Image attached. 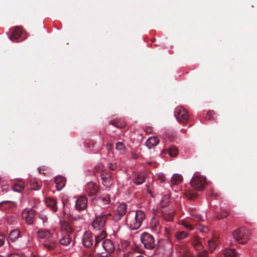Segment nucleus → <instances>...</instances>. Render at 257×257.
I'll return each instance as SVG.
<instances>
[{"label": "nucleus", "instance_id": "21", "mask_svg": "<svg viewBox=\"0 0 257 257\" xmlns=\"http://www.w3.org/2000/svg\"><path fill=\"white\" fill-rule=\"evenodd\" d=\"M66 181V179L62 176H57L54 178V182L58 190H61L65 186Z\"/></svg>", "mask_w": 257, "mask_h": 257}, {"label": "nucleus", "instance_id": "7", "mask_svg": "<svg viewBox=\"0 0 257 257\" xmlns=\"http://www.w3.org/2000/svg\"><path fill=\"white\" fill-rule=\"evenodd\" d=\"M190 184L195 190H202L206 184V178L203 176H195L191 180Z\"/></svg>", "mask_w": 257, "mask_h": 257}, {"label": "nucleus", "instance_id": "48", "mask_svg": "<svg viewBox=\"0 0 257 257\" xmlns=\"http://www.w3.org/2000/svg\"><path fill=\"white\" fill-rule=\"evenodd\" d=\"M106 149L108 152V154H110V152L111 151L112 148H113V145L111 143H107L106 145Z\"/></svg>", "mask_w": 257, "mask_h": 257}, {"label": "nucleus", "instance_id": "33", "mask_svg": "<svg viewBox=\"0 0 257 257\" xmlns=\"http://www.w3.org/2000/svg\"><path fill=\"white\" fill-rule=\"evenodd\" d=\"M71 241V238L69 234H66L62 238L60 239L59 243L63 245H67Z\"/></svg>", "mask_w": 257, "mask_h": 257}, {"label": "nucleus", "instance_id": "24", "mask_svg": "<svg viewBox=\"0 0 257 257\" xmlns=\"http://www.w3.org/2000/svg\"><path fill=\"white\" fill-rule=\"evenodd\" d=\"M20 236V231L15 229L12 230L9 235V238L13 242L15 241Z\"/></svg>", "mask_w": 257, "mask_h": 257}, {"label": "nucleus", "instance_id": "49", "mask_svg": "<svg viewBox=\"0 0 257 257\" xmlns=\"http://www.w3.org/2000/svg\"><path fill=\"white\" fill-rule=\"evenodd\" d=\"M5 242V237L4 235L0 234V247L3 245Z\"/></svg>", "mask_w": 257, "mask_h": 257}, {"label": "nucleus", "instance_id": "13", "mask_svg": "<svg viewBox=\"0 0 257 257\" xmlns=\"http://www.w3.org/2000/svg\"><path fill=\"white\" fill-rule=\"evenodd\" d=\"M87 198L85 196H80L76 201L75 208L78 211L85 210L87 206Z\"/></svg>", "mask_w": 257, "mask_h": 257}, {"label": "nucleus", "instance_id": "38", "mask_svg": "<svg viewBox=\"0 0 257 257\" xmlns=\"http://www.w3.org/2000/svg\"><path fill=\"white\" fill-rule=\"evenodd\" d=\"M229 214V211L227 210H223L219 214L217 215L216 217L218 218V219H220L227 217Z\"/></svg>", "mask_w": 257, "mask_h": 257}, {"label": "nucleus", "instance_id": "2", "mask_svg": "<svg viewBox=\"0 0 257 257\" xmlns=\"http://www.w3.org/2000/svg\"><path fill=\"white\" fill-rule=\"evenodd\" d=\"M94 210L96 218L92 222V226L94 229L99 230L104 226L107 217L111 216L112 214L110 212L98 211L97 208Z\"/></svg>", "mask_w": 257, "mask_h": 257}, {"label": "nucleus", "instance_id": "20", "mask_svg": "<svg viewBox=\"0 0 257 257\" xmlns=\"http://www.w3.org/2000/svg\"><path fill=\"white\" fill-rule=\"evenodd\" d=\"M57 244L55 238H53L48 240H46L43 244L44 246L48 250L51 251L55 249Z\"/></svg>", "mask_w": 257, "mask_h": 257}, {"label": "nucleus", "instance_id": "45", "mask_svg": "<svg viewBox=\"0 0 257 257\" xmlns=\"http://www.w3.org/2000/svg\"><path fill=\"white\" fill-rule=\"evenodd\" d=\"M31 185L32 189L39 190L40 189V186L37 182H33Z\"/></svg>", "mask_w": 257, "mask_h": 257}, {"label": "nucleus", "instance_id": "55", "mask_svg": "<svg viewBox=\"0 0 257 257\" xmlns=\"http://www.w3.org/2000/svg\"><path fill=\"white\" fill-rule=\"evenodd\" d=\"M171 228L170 227H165V230L166 232L169 233V232L171 231Z\"/></svg>", "mask_w": 257, "mask_h": 257}, {"label": "nucleus", "instance_id": "26", "mask_svg": "<svg viewBox=\"0 0 257 257\" xmlns=\"http://www.w3.org/2000/svg\"><path fill=\"white\" fill-rule=\"evenodd\" d=\"M188 233L185 231H179L175 233V238L178 241L185 239L188 237Z\"/></svg>", "mask_w": 257, "mask_h": 257}, {"label": "nucleus", "instance_id": "35", "mask_svg": "<svg viewBox=\"0 0 257 257\" xmlns=\"http://www.w3.org/2000/svg\"><path fill=\"white\" fill-rule=\"evenodd\" d=\"M61 228L62 229L65 230L67 233H71L73 232V230L69 225V224L65 221L63 222L61 224Z\"/></svg>", "mask_w": 257, "mask_h": 257}, {"label": "nucleus", "instance_id": "25", "mask_svg": "<svg viewBox=\"0 0 257 257\" xmlns=\"http://www.w3.org/2000/svg\"><path fill=\"white\" fill-rule=\"evenodd\" d=\"M223 257H238L234 249L226 248L223 251Z\"/></svg>", "mask_w": 257, "mask_h": 257}, {"label": "nucleus", "instance_id": "19", "mask_svg": "<svg viewBox=\"0 0 257 257\" xmlns=\"http://www.w3.org/2000/svg\"><path fill=\"white\" fill-rule=\"evenodd\" d=\"M37 235L39 237L46 239L47 240L54 238L50 231L43 229H40L37 231Z\"/></svg>", "mask_w": 257, "mask_h": 257}, {"label": "nucleus", "instance_id": "5", "mask_svg": "<svg viewBox=\"0 0 257 257\" xmlns=\"http://www.w3.org/2000/svg\"><path fill=\"white\" fill-rule=\"evenodd\" d=\"M141 240L145 248L148 249H156L158 242H156L154 237L151 234L144 232L141 236Z\"/></svg>", "mask_w": 257, "mask_h": 257}, {"label": "nucleus", "instance_id": "23", "mask_svg": "<svg viewBox=\"0 0 257 257\" xmlns=\"http://www.w3.org/2000/svg\"><path fill=\"white\" fill-rule=\"evenodd\" d=\"M163 217L167 222H171L173 221L174 218V210H170L168 211H163Z\"/></svg>", "mask_w": 257, "mask_h": 257}, {"label": "nucleus", "instance_id": "32", "mask_svg": "<svg viewBox=\"0 0 257 257\" xmlns=\"http://www.w3.org/2000/svg\"><path fill=\"white\" fill-rule=\"evenodd\" d=\"M106 233L103 230H102L101 231V233L99 235H96L95 236V243H94V246L96 247L98 243L104 238L106 237Z\"/></svg>", "mask_w": 257, "mask_h": 257}, {"label": "nucleus", "instance_id": "14", "mask_svg": "<svg viewBox=\"0 0 257 257\" xmlns=\"http://www.w3.org/2000/svg\"><path fill=\"white\" fill-rule=\"evenodd\" d=\"M98 190L99 188L97 184L93 182H89L85 186V191L89 196L96 195Z\"/></svg>", "mask_w": 257, "mask_h": 257}, {"label": "nucleus", "instance_id": "18", "mask_svg": "<svg viewBox=\"0 0 257 257\" xmlns=\"http://www.w3.org/2000/svg\"><path fill=\"white\" fill-rule=\"evenodd\" d=\"M102 246L107 253H110L115 250V246L111 240L106 239L103 241Z\"/></svg>", "mask_w": 257, "mask_h": 257}, {"label": "nucleus", "instance_id": "46", "mask_svg": "<svg viewBox=\"0 0 257 257\" xmlns=\"http://www.w3.org/2000/svg\"><path fill=\"white\" fill-rule=\"evenodd\" d=\"M96 257H113L112 255L110 253H97L96 255Z\"/></svg>", "mask_w": 257, "mask_h": 257}, {"label": "nucleus", "instance_id": "10", "mask_svg": "<svg viewBox=\"0 0 257 257\" xmlns=\"http://www.w3.org/2000/svg\"><path fill=\"white\" fill-rule=\"evenodd\" d=\"M127 211V205L121 203L118 205L115 213L112 215V219L115 222L120 221Z\"/></svg>", "mask_w": 257, "mask_h": 257}, {"label": "nucleus", "instance_id": "44", "mask_svg": "<svg viewBox=\"0 0 257 257\" xmlns=\"http://www.w3.org/2000/svg\"><path fill=\"white\" fill-rule=\"evenodd\" d=\"M198 229L204 233H207L209 231V228L207 226H203L201 225L198 227Z\"/></svg>", "mask_w": 257, "mask_h": 257}, {"label": "nucleus", "instance_id": "34", "mask_svg": "<svg viewBox=\"0 0 257 257\" xmlns=\"http://www.w3.org/2000/svg\"><path fill=\"white\" fill-rule=\"evenodd\" d=\"M115 149L119 153L123 154L125 152L126 147L123 143L118 142L116 144Z\"/></svg>", "mask_w": 257, "mask_h": 257}, {"label": "nucleus", "instance_id": "57", "mask_svg": "<svg viewBox=\"0 0 257 257\" xmlns=\"http://www.w3.org/2000/svg\"><path fill=\"white\" fill-rule=\"evenodd\" d=\"M134 257H145V256L142 254H139V255H136V254H135Z\"/></svg>", "mask_w": 257, "mask_h": 257}, {"label": "nucleus", "instance_id": "42", "mask_svg": "<svg viewBox=\"0 0 257 257\" xmlns=\"http://www.w3.org/2000/svg\"><path fill=\"white\" fill-rule=\"evenodd\" d=\"M214 112L213 111L210 110L207 112L205 117L206 119L211 120L214 118L213 115Z\"/></svg>", "mask_w": 257, "mask_h": 257}, {"label": "nucleus", "instance_id": "47", "mask_svg": "<svg viewBox=\"0 0 257 257\" xmlns=\"http://www.w3.org/2000/svg\"><path fill=\"white\" fill-rule=\"evenodd\" d=\"M39 218L42 220L43 223H44L47 221V217L44 214H39Z\"/></svg>", "mask_w": 257, "mask_h": 257}, {"label": "nucleus", "instance_id": "6", "mask_svg": "<svg viewBox=\"0 0 257 257\" xmlns=\"http://www.w3.org/2000/svg\"><path fill=\"white\" fill-rule=\"evenodd\" d=\"M233 237L240 244L246 243L249 239V231L243 228H240L235 230L232 233Z\"/></svg>", "mask_w": 257, "mask_h": 257}, {"label": "nucleus", "instance_id": "36", "mask_svg": "<svg viewBox=\"0 0 257 257\" xmlns=\"http://www.w3.org/2000/svg\"><path fill=\"white\" fill-rule=\"evenodd\" d=\"M170 202V194L168 193L164 195L162 197V201L161 202V205L164 207L168 205Z\"/></svg>", "mask_w": 257, "mask_h": 257}, {"label": "nucleus", "instance_id": "8", "mask_svg": "<svg viewBox=\"0 0 257 257\" xmlns=\"http://www.w3.org/2000/svg\"><path fill=\"white\" fill-rule=\"evenodd\" d=\"M174 113L177 120L180 122L185 123L189 119V117L187 110L182 106H177Z\"/></svg>", "mask_w": 257, "mask_h": 257}, {"label": "nucleus", "instance_id": "17", "mask_svg": "<svg viewBox=\"0 0 257 257\" xmlns=\"http://www.w3.org/2000/svg\"><path fill=\"white\" fill-rule=\"evenodd\" d=\"M146 178V174L144 173L135 174L133 176V182L137 185H141L145 182Z\"/></svg>", "mask_w": 257, "mask_h": 257}, {"label": "nucleus", "instance_id": "39", "mask_svg": "<svg viewBox=\"0 0 257 257\" xmlns=\"http://www.w3.org/2000/svg\"><path fill=\"white\" fill-rule=\"evenodd\" d=\"M192 217V219L194 221H203L204 220V218L199 214L197 213H193L191 214Z\"/></svg>", "mask_w": 257, "mask_h": 257}, {"label": "nucleus", "instance_id": "1", "mask_svg": "<svg viewBox=\"0 0 257 257\" xmlns=\"http://www.w3.org/2000/svg\"><path fill=\"white\" fill-rule=\"evenodd\" d=\"M146 215L142 210L130 211L126 215L125 219L127 224L133 230L139 229L145 219Z\"/></svg>", "mask_w": 257, "mask_h": 257}, {"label": "nucleus", "instance_id": "30", "mask_svg": "<svg viewBox=\"0 0 257 257\" xmlns=\"http://www.w3.org/2000/svg\"><path fill=\"white\" fill-rule=\"evenodd\" d=\"M183 180L182 176L180 174H174L171 178V183L173 185L180 183Z\"/></svg>", "mask_w": 257, "mask_h": 257}, {"label": "nucleus", "instance_id": "41", "mask_svg": "<svg viewBox=\"0 0 257 257\" xmlns=\"http://www.w3.org/2000/svg\"><path fill=\"white\" fill-rule=\"evenodd\" d=\"M107 165L109 169L112 171L115 170L117 168V165L115 162H110Z\"/></svg>", "mask_w": 257, "mask_h": 257}, {"label": "nucleus", "instance_id": "28", "mask_svg": "<svg viewBox=\"0 0 257 257\" xmlns=\"http://www.w3.org/2000/svg\"><path fill=\"white\" fill-rule=\"evenodd\" d=\"M207 242L210 251L213 252L218 245L217 238H214L211 240H208Z\"/></svg>", "mask_w": 257, "mask_h": 257}, {"label": "nucleus", "instance_id": "52", "mask_svg": "<svg viewBox=\"0 0 257 257\" xmlns=\"http://www.w3.org/2000/svg\"><path fill=\"white\" fill-rule=\"evenodd\" d=\"M8 257H21L19 254L12 253L9 255Z\"/></svg>", "mask_w": 257, "mask_h": 257}, {"label": "nucleus", "instance_id": "22", "mask_svg": "<svg viewBox=\"0 0 257 257\" xmlns=\"http://www.w3.org/2000/svg\"><path fill=\"white\" fill-rule=\"evenodd\" d=\"M159 139L157 137H151L147 140L146 144L147 147L151 149L157 146L159 143Z\"/></svg>", "mask_w": 257, "mask_h": 257}, {"label": "nucleus", "instance_id": "58", "mask_svg": "<svg viewBox=\"0 0 257 257\" xmlns=\"http://www.w3.org/2000/svg\"><path fill=\"white\" fill-rule=\"evenodd\" d=\"M147 164H148L149 165H151L152 164V162H149L147 163Z\"/></svg>", "mask_w": 257, "mask_h": 257}, {"label": "nucleus", "instance_id": "9", "mask_svg": "<svg viewBox=\"0 0 257 257\" xmlns=\"http://www.w3.org/2000/svg\"><path fill=\"white\" fill-rule=\"evenodd\" d=\"M36 212L33 209H24L22 213V216L26 224L32 225L35 220Z\"/></svg>", "mask_w": 257, "mask_h": 257}, {"label": "nucleus", "instance_id": "29", "mask_svg": "<svg viewBox=\"0 0 257 257\" xmlns=\"http://www.w3.org/2000/svg\"><path fill=\"white\" fill-rule=\"evenodd\" d=\"M14 202L12 201H4L0 203V210H4L14 205Z\"/></svg>", "mask_w": 257, "mask_h": 257}, {"label": "nucleus", "instance_id": "56", "mask_svg": "<svg viewBox=\"0 0 257 257\" xmlns=\"http://www.w3.org/2000/svg\"><path fill=\"white\" fill-rule=\"evenodd\" d=\"M211 196L212 197H216L217 196V194L214 192H212L211 194Z\"/></svg>", "mask_w": 257, "mask_h": 257}, {"label": "nucleus", "instance_id": "16", "mask_svg": "<svg viewBox=\"0 0 257 257\" xmlns=\"http://www.w3.org/2000/svg\"><path fill=\"white\" fill-rule=\"evenodd\" d=\"M11 34L10 39L13 41L19 39L22 34V28L20 26H16L11 28Z\"/></svg>", "mask_w": 257, "mask_h": 257}, {"label": "nucleus", "instance_id": "15", "mask_svg": "<svg viewBox=\"0 0 257 257\" xmlns=\"http://www.w3.org/2000/svg\"><path fill=\"white\" fill-rule=\"evenodd\" d=\"M82 244L86 247H91L93 243V236L91 232H85L82 237Z\"/></svg>", "mask_w": 257, "mask_h": 257}, {"label": "nucleus", "instance_id": "27", "mask_svg": "<svg viewBox=\"0 0 257 257\" xmlns=\"http://www.w3.org/2000/svg\"><path fill=\"white\" fill-rule=\"evenodd\" d=\"M56 199L52 198H47L46 200V203L54 211L57 210V206L56 205Z\"/></svg>", "mask_w": 257, "mask_h": 257}, {"label": "nucleus", "instance_id": "50", "mask_svg": "<svg viewBox=\"0 0 257 257\" xmlns=\"http://www.w3.org/2000/svg\"><path fill=\"white\" fill-rule=\"evenodd\" d=\"M183 225L188 229L191 230L193 229V226L191 225L188 224V223L185 222L183 223Z\"/></svg>", "mask_w": 257, "mask_h": 257}, {"label": "nucleus", "instance_id": "43", "mask_svg": "<svg viewBox=\"0 0 257 257\" xmlns=\"http://www.w3.org/2000/svg\"><path fill=\"white\" fill-rule=\"evenodd\" d=\"M109 124H112L117 128H120V127H122L123 126V125H122L121 124H119V123L117 122V121L116 120H111L109 122Z\"/></svg>", "mask_w": 257, "mask_h": 257}, {"label": "nucleus", "instance_id": "53", "mask_svg": "<svg viewBox=\"0 0 257 257\" xmlns=\"http://www.w3.org/2000/svg\"><path fill=\"white\" fill-rule=\"evenodd\" d=\"M152 130V127L149 126V127H148L146 128V131L147 133H151Z\"/></svg>", "mask_w": 257, "mask_h": 257}, {"label": "nucleus", "instance_id": "12", "mask_svg": "<svg viewBox=\"0 0 257 257\" xmlns=\"http://www.w3.org/2000/svg\"><path fill=\"white\" fill-rule=\"evenodd\" d=\"M176 249L183 257H194L186 243H180L176 245Z\"/></svg>", "mask_w": 257, "mask_h": 257}, {"label": "nucleus", "instance_id": "31", "mask_svg": "<svg viewBox=\"0 0 257 257\" xmlns=\"http://www.w3.org/2000/svg\"><path fill=\"white\" fill-rule=\"evenodd\" d=\"M24 183L22 181L15 183L13 186L14 191L18 192H20L23 191L24 189Z\"/></svg>", "mask_w": 257, "mask_h": 257}, {"label": "nucleus", "instance_id": "3", "mask_svg": "<svg viewBox=\"0 0 257 257\" xmlns=\"http://www.w3.org/2000/svg\"><path fill=\"white\" fill-rule=\"evenodd\" d=\"M96 173H100L102 184L106 187H110L113 182L112 173L104 169L102 165H98L95 167Z\"/></svg>", "mask_w": 257, "mask_h": 257}, {"label": "nucleus", "instance_id": "40", "mask_svg": "<svg viewBox=\"0 0 257 257\" xmlns=\"http://www.w3.org/2000/svg\"><path fill=\"white\" fill-rule=\"evenodd\" d=\"M186 196L189 199L194 200L197 196V193L191 192H188L186 193Z\"/></svg>", "mask_w": 257, "mask_h": 257}, {"label": "nucleus", "instance_id": "37", "mask_svg": "<svg viewBox=\"0 0 257 257\" xmlns=\"http://www.w3.org/2000/svg\"><path fill=\"white\" fill-rule=\"evenodd\" d=\"M168 153L171 157H175L178 154V149L175 146H171L168 149Z\"/></svg>", "mask_w": 257, "mask_h": 257}, {"label": "nucleus", "instance_id": "51", "mask_svg": "<svg viewBox=\"0 0 257 257\" xmlns=\"http://www.w3.org/2000/svg\"><path fill=\"white\" fill-rule=\"evenodd\" d=\"M135 254V253H134L133 252L130 251V252L124 253L123 256L124 257H134Z\"/></svg>", "mask_w": 257, "mask_h": 257}, {"label": "nucleus", "instance_id": "4", "mask_svg": "<svg viewBox=\"0 0 257 257\" xmlns=\"http://www.w3.org/2000/svg\"><path fill=\"white\" fill-rule=\"evenodd\" d=\"M203 240L201 237L197 236H194L192 237L189 242L193 246L194 250L197 251L202 250V251L199 252L196 257H209L208 252L206 250H204V246L203 244Z\"/></svg>", "mask_w": 257, "mask_h": 257}, {"label": "nucleus", "instance_id": "54", "mask_svg": "<svg viewBox=\"0 0 257 257\" xmlns=\"http://www.w3.org/2000/svg\"><path fill=\"white\" fill-rule=\"evenodd\" d=\"M159 179L161 181V182H163L165 181V178L164 176H159Z\"/></svg>", "mask_w": 257, "mask_h": 257}, {"label": "nucleus", "instance_id": "11", "mask_svg": "<svg viewBox=\"0 0 257 257\" xmlns=\"http://www.w3.org/2000/svg\"><path fill=\"white\" fill-rule=\"evenodd\" d=\"M96 205H95V208H96L100 211L99 208L103 209V210L108 207V205L110 203V199L109 196L106 195L104 196H101L98 197L96 200Z\"/></svg>", "mask_w": 257, "mask_h": 257}]
</instances>
